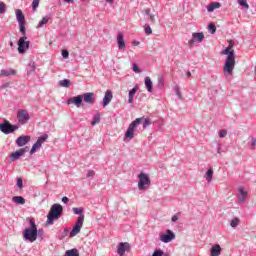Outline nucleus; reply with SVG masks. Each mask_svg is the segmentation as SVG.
Returning a JSON list of instances; mask_svg holds the SVG:
<instances>
[{
  "mask_svg": "<svg viewBox=\"0 0 256 256\" xmlns=\"http://www.w3.org/2000/svg\"><path fill=\"white\" fill-rule=\"evenodd\" d=\"M222 55H227L224 66L223 73L226 76H233V71H235V50L232 46H228L226 49L222 50Z\"/></svg>",
  "mask_w": 256,
  "mask_h": 256,
  "instance_id": "nucleus-1",
  "label": "nucleus"
},
{
  "mask_svg": "<svg viewBox=\"0 0 256 256\" xmlns=\"http://www.w3.org/2000/svg\"><path fill=\"white\" fill-rule=\"evenodd\" d=\"M27 221H29L30 227L25 228L23 237L26 241L34 243V241H37V224H35V219L33 218H27Z\"/></svg>",
  "mask_w": 256,
  "mask_h": 256,
  "instance_id": "nucleus-2",
  "label": "nucleus"
},
{
  "mask_svg": "<svg viewBox=\"0 0 256 256\" xmlns=\"http://www.w3.org/2000/svg\"><path fill=\"white\" fill-rule=\"evenodd\" d=\"M63 215V206L61 204H53L47 215V225H53Z\"/></svg>",
  "mask_w": 256,
  "mask_h": 256,
  "instance_id": "nucleus-3",
  "label": "nucleus"
},
{
  "mask_svg": "<svg viewBox=\"0 0 256 256\" xmlns=\"http://www.w3.org/2000/svg\"><path fill=\"white\" fill-rule=\"evenodd\" d=\"M138 178H139L138 189L140 191H143L144 189H147V187H149V185H151V179L149 178V175L141 172L138 175Z\"/></svg>",
  "mask_w": 256,
  "mask_h": 256,
  "instance_id": "nucleus-4",
  "label": "nucleus"
},
{
  "mask_svg": "<svg viewBox=\"0 0 256 256\" xmlns=\"http://www.w3.org/2000/svg\"><path fill=\"white\" fill-rule=\"evenodd\" d=\"M141 121H143V118H136L135 121H133L129 125V127H128L126 133H125L126 139H133L135 129H137V125H139V123H141Z\"/></svg>",
  "mask_w": 256,
  "mask_h": 256,
  "instance_id": "nucleus-5",
  "label": "nucleus"
},
{
  "mask_svg": "<svg viewBox=\"0 0 256 256\" xmlns=\"http://www.w3.org/2000/svg\"><path fill=\"white\" fill-rule=\"evenodd\" d=\"M85 222V215L81 214L78 217V220L76 224L74 225L72 231L70 232V237H75V235H78V233L81 231V228L83 227V223Z\"/></svg>",
  "mask_w": 256,
  "mask_h": 256,
  "instance_id": "nucleus-6",
  "label": "nucleus"
},
{
  "mask_svg": "<svg viewBox=\"0 0 256 256\" xmlns=\"http://www.w3.org/2000/svg\"><path fill=\"white\" fill-rule=\"evenodd\" d=\"M17 129H19V127L11 125V123H9L7 120L0 124V131H2V133L5 135H9L10 133H13V131H17Z\"/></svg>",
  "mask_w": 256,
  "mask_h": 256,
  "instance_id": "nucleus-7",
  "label": "nucleus"
},
{
  "mask_svg": "<svg viewBox=\"0 0 256 256\" xmlns=\"http://www.w3.org/2000/svg\"><path fill=\"white\" fill-rule=\"evenodd\" d=\"M131 251V244L129 242H120L118 244L117 253L119 256H125V252Z\"/></svg>",
  "mask_w": 256,
  "mask_h": 256,
  "instance_id": "nucleus-8",
  "label": "nucleus"
},
{
  "mask_svg": "<svg viewBox=\"0 0 256 256\" xmlns=\"http://www.w3.org/2000/svg\"><path fill=\"white\" fill-rule=\"evenodd\" d=\"M17 119L19 123L25 125V123H27V121L30 119L29 112H27V110H19L17 113Z\"/></svg>",
  "mask_w": 256,
  "mask_h": 256,
  "instance_id": "nucleus-9",
  "label": "nucleus"
},
{
  "mask_svg": "<svg viewBox=\"0 0 256 256\" xmlns=\"http://www.w3.org/2000/svg\"><path fill=\"white\" fill-rule=\"evenodd\" d=\"M175 239V233L171 230H166V234H161L160 235V241L162 243H171Z\"/></svg>",
  "mask_w": 256,
  "mask_h": 256,
  "instance_id": "nucleus-10",
  "label": "nucleus"
},
{
  "mask_svg": "<svg viewBox=\"0 0 256 256\" xmlns=\"http://www.w3.org/2000/svg\"><path fill=\"white\" fill-rule=\"evenodd\" d=\"M27 37H21L18 41V53H25L29 49V42L26 41Z\"/></svg>",
  "mask_w": 256,
  "mask_h": 256,
  "instance_id": "nucleus-11",
  "label": "nucleus"
},
{
  "mask_svg": "<svg viewBox=\"0 0 256 256\" xmlns=\"http://www.w3.org/2000/svg\"><path fill=\"white\" fill-rule=\"evenodd\" d=\"M17 75V70L13 68H6L0 70V77H13Z\"/></svg>",
  "mask_w": 256,
  "mask_h": 256,
  "instance_id": "nucleus-12",
  "label": "nucleus"
},
{
  "mask_svg": "<svg viewBox=\"0 0 256 256\" xmlns=\"http://www.w3.org/2000/svg\"><path fill=\"white\" fill-rule=\"evenodd\" d=\"M29 141H31V136H20L16 139V145H18V147H24Z\"/></svg>",
  "mask_w": 256,
  "mask_h": 256,
  "instance_id": "nucleus-13",
  "label": "nucleus"
},
{
  "mask_svg": "<svg viewBox=\"0 0 256 256\" xmlns=\"http://www.w3.org/2000/svg\"><path fill=\"white\" fill-rule=\"evenodd\" d=\"M112 100H113V92H111V90H107L105 92V96L102 102L103 107H107V105H109Z\"/></svg>",
  "mask_w": 256,
  "mask_h": 256,
  "instance_id": "nucleus-14",
  "label": "nucleus"
},
{
  "mask_svg": "<svg viewBox=\"0 0 256 256\" xmlns=\"http://www.w3.org/2000/svg\"><path fill=\"white\" fill-rule=\"evenodd\" d=\"M82 103H83V96L81 95L75 96L74 98H71L68 100V105L74 104L77 107H81Z\"/></svg>",
  "mask_w": 256,
  "mask_h": 256,
  "instance_id": "nucleus-15",
  "label": "nucleus"
},
{
  "mask_svg": "<svg viewBox=\"0 0 256 256\" xmlns=\"http://www.w3.org/2000/svg\"><path fill=\"white\" fill-rule=\"evenodd\" d=\"M29 151V147L21 148L17 150L16 152L11 154L12 159H19V157H22V155H25Z\"/></svg>",
  "mask_w": 256,
  "mask_h": 256,
  "instance_id": "nucleus-16",
  "label": "nucleus"
},
{
  "mask_svg": "<svg viewBox=\"0 0 256 256\" xmlns=\"http://www.w3.org/2000/svg\"><path fill=\"white\" fill-rule=\"evenodd\" d=\"M139 91V86H135L133 89H131L129 91L128 94V103L133 104V102L135 101V95L136 93Z\"/></svg>",
  "mask_w": 256,
  "mask_h": 256,
  "instance_id": "nucleus-17",
  "label": "nucleus"
},
{
  "mask_svg": "<svg viewBox=\"0 0 256 256\" xmlns=\"http://www.w3.org/2000/svg\"><path fill=\"white\" fill-rule=\"evenodd\" d=\"M221 251H222L221 246L219 244H215L210 249V255L211 256H219V255H221Z\"/></svg>",
  "mask_w": 256,
  "mask_h": 256,
  "instance_id": "nucleus-18",
  "label": "nucleus"
},
{
  "mask_svg": "<svg viewBox=\"0 0 256 256\" xmlns=\"http://www.w3.org/2000/svg\"><path fill=\"white\" fill-rule=\"evenodd\" d=\"M84 103H95V94L93 92H89L84 94Z\"/></svg>",
  "mask_w": 256,
  "mask_h": 256,
  "instance_id": "nucleus-19",
  "label": "nucleus"
},
{
  "mask_svg": "<svg viewBox=\"0 0 256 256\" xmlns=\"http://www.w3.org/2000/svg\"><path fill=\"white\" fill-rule=\"evenodd\" d=\"M220 7H221V3L212 2L207 6V11H208V13H213V11H215V9H220Z\"/></svg>",
  "mask_w": 256,
  "mask_h": 256,
  "instance_id": "nucleus-20",
  "label": "nucleus"
},
{
  "mask_svg": "<svg viewBox=\"0 0 256 256\" xmlns=\"http://www.w3.org/2000/svg\"><path fill=\"white\" fill-rule=\"evenodd\" d=\"M192 37L194 41H196V43H202L203 39H205V35L203 34V32L193 33Z\"/></svg>",
  "mask_w": 256,
  "mask_h": 256,
  "instance_id": "nucleus-21",
  "label": "nucleus"
},
{
  "mask_svg": "<svg viewBox=\"0 0 256 256\" xmlns=\"http://www.w3.org/2000/svg\"><path fill=\"white\" fill-rule=\"evenodd\" d=\"M118 49H125V39L122 33L117 36Z\"/></svg>",
  "mask_w": 256,
  "mask_h": 256,
  "instance_id": "nucleus-22",
  "label": "nucleus"
},
{
  "mask_svg": "<svg viewBox=\"0 0 256 256\" xmlns=\"http://www.w3.org/2000/svg\"><path fill=\"white\" fill-rule=\"evenodd\" d=\"M145 86H146V89L149 93H152L153 91V81H151V78L149 76H147L145 78Z\"/></svg>",
  "mask_w": 256,
  "mask_h": 256,
  "instance_id": "nucleus-23",
  "label": "nucleus"
},
{
  "mask_svg": "<svg viewBox=\"0 0 256 256\" xmlns=\"http://www.w3.org/2000/svg\"><path fill=\"white\" fill-rule=\"evenodd\" d=\"M16 19L18 23H25V15H23V11H21V9L16 10Z\"/></svg>",
  "mask_w": 256,
  "mask_h": 256,
  "instance_id": "nucleus-24",
  "label": "nucleus"
},
{
  "mask_svg": "<svg viewBox=\"0 0 256 256\" xmlns=\"http://www.w3.org/2000/svg\"><path fill=\"white\" fill-rule=\"evenodd\" d=\"M145 15H147L148 21H151L152 23H156L157 20L155 19V15L151 14V9L148 8L144 10Z\"/></svg>",
  "mask_w": 256,
  "mask_h": 256,
  "instance_id": "nucleus-25",
  "label": "nucleus"
},
{
  "mask_svg": "<svg viewBox=\"0 0 256 256\" xmlns=\"http://www.w3.org/2000/svg\"><path fill=\"white\" fill-rule=\"evenodd\" d=\"M12 201L17 205H25V198L23 196H14Z\"/></svg>",
  "mask_w": 256,
  "mask_h": 256,
  "instance_id": "nucleus-26",
  "label": "nucleus"
},
{
  "mask_svg": "<svg viewBox=\"0 0 256 256\" xmlns=\"http://www.w3.org/2000/svg\"><path fill=\"white\" fill-rule=\"evenodd\" d=\"M212 180H213V167H210L206 172V181H208V183H211Z\"/></svg>",
  "mask_w": 256,
  "mask_h": 256,
  "instance_id": "nucleus-27",
  "label": "nucleus"
},
{
  "mask_svg": "<svg viewBox=\"0 0 256 256\" xmlns=\"http://www.w3.org/2000/svg\"><path fill=\"white\" fill-rule=\"evenodd\" d=\"M65 256H79V250L76 248H73L71 250H67L65 252Z\"/></svg>",
  "mask_w": 256,
  "mask_h": 256,
  "instance_id": "nucleus-28",
  "label": "nucleus"
},
{
  "mask_svg": "<svg viewBox=\"0 0 256 256\" xmlns=\"http://www.w3.org/2000/svg\"><path fill=\"white\" fill-rule=\"evenodd\" d=\"M239 193L241 195L239 198L240 203H245V199H247V192L243 189H240Z\"/></svg>",
  "mask_w": 256,
  "mask_h": 256,
  "instance_id": "nucleus-29",
  "label": "nucleus"
},
{
  "mask_svg": "<svg viewBox=\"0 0 256 256\" xmlns=\"http://www.w3.org/2000/svg\"><path fill=\"white\" fill-rule=\"evenodd\" d=\"M101 122V115L96 114L91 122L92 126H95Z\"/></svg>",
  "mask_w": 256,
  "mask_h": 256,
  "instance_id": "nucleus-30",
  "label": "nucleus"
},
{
  "mask_svg": "<svg viewBox=\"0 0 256 256\" xmlns=\"http://www.w3.org/2000/svg\"><path fill=\"white\" fill-rule=\"evenodd\" d=\"M60 87H69L71 85V80L64 79L59 82Z\"/></svg>",
  "mask_w": 256,
  "mask_h": 256,
  "instance_id": "nucleus-31",
  "label": "nucleus"
},
{
  "mask_svg": "<svg viewBox=\"0 0 256 256\" xmlns=\"http://www.w3.org/2000/svg\"><path fill=\"white\" fill-rule=\"evenodd\" d=\"M208 31H210L212 35H215V32L217 31V27L215 26V24L213 23L208 24Z\"/></svg>",
  "mask_w": 256,
  "mask_h": 256,
  "instance_id": "nucleus-32",
  "label": "nucleus"
},
{
  "mask_svg": "<svg viewBox=\"0 0 256 256\" xmlns=\"http://www.w3.org/2000/svg\"><path fill=\"white\" fill-rule=\"evenodd\" d=\"M48 139H49V135L43 134L41 137L38 138L37 141H38L40 144L43 145V143H45V141H47Z\"/></svg>",
  "mask_w": 256,
  "mask_h": 256,
  "instance_id": "nucleus-33",
  "label": "nucleus"
},
{
  "mask_svg": "<svg viewBox=\"0 0 256 256\" xmlns=\"http://www.w3.org/2000/svg\"><path fill=\"white\" fill-rule=\"evenodd\" d=\"M239 223H241V220H239V218H233L231 220L230 225H231V227L235 228L239 225Z\"/></svg>",
  "mask_w": 256,
  "mask_h": 256,
  "instance_id": "nucleus-34",
  "label": "nucleus"
},
{
  "mask_svg": "<svg viewBox=\"0 0 256 256\" xmlns=\"http://www.w3.org/2000/svg\"><path fill=\"white\" fill-rule=\"evenodd\" d=\"M7 11V5L5 3L0 2V15H3Z\"/></svg>",
  "mask_w": 256,
  "mask_h": 256,
  "instance_id": "nucleus-35",
  "label": "nucleus"
},
{
  "mask_svg": "<svg viewBox=\"0 0 256 256\" xmlns=\"http://www.w3.org/2000/svg\"><path fill=\"white\" fill-rule=\"evenodd\" d=\"M238 3L240 5V7L245 9V11H247V9H249V4L247 3V1H239Z\"/></svg>",
  "mask_w": 256,
  "mask_h": 256,
  "instance_id": "nucleus-36",
  "label": "nucleus"
},
{
  "mask_svg": "<svg viewBox=\"0 0 256 256\" xmlns=\"http://www.w3.org/2000/svg\"><path fill=\"white\" fill-rule=\"evenodd\" d=\"M47 23H49V18L43 17L42 20L40 21L38 27H43V25H47Z\"/></svg>",
  "mask_w": 256,
  "mask_h": 256,
  "instance_id": "nucleus-37",
  "label": "nucleus"
},
{
  "mask_svg": "<svg viewBox=\"0 0 256 256\" xmlns=\"http://www.w3.org/2000/svg\"><path fill=\"white\" fill-rule=\"evenodd\" d=\"M144 31H145L146 35H151V33H153L151 26H149L148 24H145Z\"/></svg>",
  "mask_w": 256,
  "mask_h": 256,
  "instance_id": "nucleus-38",
  "label": "nucleus"
},
{
  "mask_svg": "<svg viewBox=\"0 0 256 256\" xmlns=\"http://www.w3.org/2000/svg\"><path fill=\"white\" fill-rule=\"evenodd\" d=\"M132 70L134 71V73H141V69L135 63L132 64Z\"/></svg>",
  "mask_w": 256,
  "mask_h": 256,
  "instance_id": "nucleus-39",
  "label": "nucleus"
},
{
  "mask_svg": "<svg viewBox=\"0 0 256 256\" xmlns=\"http://www.w3.org/2000/svg\"><path fill=\"white\" fill-rule=\"evenodd\" d=\"M83 211V208H73V213H75V215H81Z\"/></svg>",
  "mask_w": 256,
  "mask_h": 256,
  "instance_id": "nucleus-40",
  "label": "nucleus"
},
{
  "mask_svg": "<svg viewBox=\"0 0 256 256\" xmlns=\"http://www.w3.org/2000/svg\"><path fill=\"white\" fill-rule=\"evenodd\" d=\"M219 137L223 139L224 137H227V130H220Z\"/></svg>",
  "mask_w": 256,
  "mask_h": 256,
  "instance_id": "nucleus-41",
  "label": "nucleus"
},
{
  "mask_svg": "<svg viewBox=\"0 0 256 256\" xmlns=\"http://www.w3.org/2000/svg\"><path fill=\"white\" fill-rule=\"evenodd\" d=\"M17 187H19V189H23V179L21 178L17 179Z\"/></svg>",
  "mask_w": 256,
  "mask_h": 256,
  "instance_id": "nucleus-42",
  "label": "nucleus"
},
{
  "mask_svg": "<svg viewBox=\"0 0 256 256\" xmlns=\"http://www.w3.org/2000/svg\"><path fill=\"white\" fill-rule=\"evenodd\" d=\"M20 32L25 33V22H19Z\"/></svg>",
  "mask_w": 256,
  "mask_h": 256,
  "instance_id": "nucleus-43",
  "label": "nucleus"
},
{
  "mask_svg": "<svg viewBox=\"0 0 256 256\" xmlns=\"http://www.w3.org/2000/svg\"><path fill=\"white\" fill-rule=\"evenodd\" d=\"M62 57L64 59H69V51L67 50H62Z\"/></svg>",
  "mask_w": 256,
  "mask_h": 256,
  "instance_id": "nucleus-44",
  "label": "nucleus"
},
{
  "mask_svg": "<svg viewBox=\"0 0 256 256\" xmlns=\"http://www.w3.org/2000/svg\"><path fill=\"white\" fill-rule=\"evenodd\" d=\"M37 7H39V1H33L32 8L34 9V11H35V9H37Z\"/></svg>",
  "mask_w": 256,
  "mask_h": 256,
  "instance_id": "nucleus-45",
  "label": "nucleus"
},
{
  "mask_svg": "<svg viewBox=\"0 0 256 256\" xmlns=\"http://www.w3.org/2000/svg\"><path fill=\"white\" fill-rule=\"evenodd\" d=\"M176 221H179V213L172 216V222L175 223Z\"/></svg>",
  "mask_w": 256,
  "mask_h": 256,
  "instance_id": "nucleus-46",
  "label": "nucleus"
},
{
  "mask_svg": "<svg viewBox=\"0 0 256 256\" xmlns=\"http://www.w3.org/2000/svg\"><path fill=\"white\" fill-rule=\"evenodd\" d=\"M149 125H151V122L149 121V119H145L143 122V127H147Z\"/></svg>",
  "mask_w": 256,
  "mask_h": 256,
  "instance_id": "nucleus-47",
  "label": "nucleus"
},
{
  "mask_svg": "<svg viewBox=\"0 0 256 256\" xmlns=\"http://www.w3.org/2000/svg\"><path fill=\"white\" fill-rule=\"evenodd\" d=\"M152 256H163V251H154Z\"/></svg>",
  "mask_w": 256,
  "mask_h": 256,
  "instance_id": "nucleus-48",
  "label": "nucleus"
},
{
  "mask_svg": "<svg viewBox=\"0 0 256 256\" xmlns=\"http://www.w3.org/2000/svg\"><path fill=\"white\" fill-rule=\"evenodd\" d=\"M36 151H37V146H35L34 144L30 150L31 155H33V153H35Z\"/></svg>",
  "mask_w": 256,
  "mask_h": 256,
  "instance_id": "nucleus-49",
  "label": "nucleus"
},
{
  "mask_svg": "<svg viewBox=\"0 0 256 256\" xmlns=\"http://www.w3.org/2000/svg\"><path fill=\"white\" fill-rule=\"evenodd\" d=\"M95 175V171L91 170L87 173V177H93Z\"/></svg>",
  "mask_w": 256,
  "mask_h": 256,
  "instance_id": "nucleus-50",
  "label": "nucleus"
},
{
  "mask_svg": "<svg viewBox=\"0 0 256 256\" xmlns=\"http://www.w3.org/2000/svg\"><path fill=\"white\" fill-rule=\"evenodd\" d=\"M62 203H69V198L67 197V196H64L63 198H62Z\"/></svg>",
  "mask_w": 256,
  "mask_h": 256,
  "instance_id": "nucleus-51",
  "label": "nucleus"
},
{
  "mask_svg": "<svg viewBox=\"0 0 256 256\" xmlns=\"http://www.w3.org/2000/svg\"><path fill=\"white\" fill-rule=\"evenodd\" d=\"M43 144H40L37 140V142L34 144V146L37 148V149H41Z\"/></svg>",
  "mask_w": 256,
  "mask_h": 256,
  "instance_id": "nucleus-52",
  "label": "nucleus"
},
{
  "mask_svg": "<svg viewBox=\"0 0 256 256\" xmlns=\"http://www.w3.org/2000/svg\"><path fill=\"white\" fill-rule=\"evenodd\" d=\"M195 43H197V41H195V38L189 40V44L190 45H194Z\"/></svg>",
  "mask_w": 256,
  "mask_h": 256,
  "instance_id": "nucleus-53",
  "label": "nucleus"
},
{
  "mask_svg": "<svg viewBox=\"0 0 256 256\" xmlns=\"http://www.w3.org/2000/svg\"><path fill=\"white\" fill-rule=\"evenodd\" d=\"M251 145H252V147H255V145H256V140L255 139H252Z\"/></svg>",
  "mask_w": 256,
  "mask_h": 256,
  "instance_id": "nucleus-54",
  "label": "nucleus"
},
{
  "mask_svg": "<svg viewBox=\"0 0 256 256\" xmlns=\"http://www.w3.org/2000/svg\"><path fill=\"white\" fill-rule=\"evenodd\" d=\"M187 77H191V72H186Z\"/></svg>",
  "mask_w": 256,
  "mask_h": 256,
  "instance_id": "nucleus-55",
  "label": "nucleus"
},
{
  "mask_svg": "<svg viewBox=\"0 0 256 256\" xmlns=\"http://www.w3.org/2000/svg\"><path fill=\"white\" fill-rule=\"evenodd\" d=\"M255 75H256V66H255V71H254Z\"/></svg>",
  "mask_w": 256,
  "mask_h": 256,
  "instance_id": "nucleus-56",
  "label": "nucleus"
},
{
  "mask_svg": "<svg viewBox=\"0 0 256 256\" xmlns=\"http://www.w3.org/2000/svg\"><path fill=\"white\" fill-rule=\"evenodd\" d=\"M237 1H246V0H237Z\"/></svg>",
  "mask_w": 256,
  "mask_h": 256,
  "instance_id": "nucleus-57",
  "label": "nucleus"
},
{
  "mask_svg": "<svg viewBox=\"0 0 256 256\" xmlns=\"http://www.w3.org/2000/svg\"><path fill=\"white\" fill-rule=\"evenodd\" d=\"M33 1H39V0H33Z\"/></svg>",
  "mask_w": 256,
  "mask_h": 256,
  "instance_id": "nucleus-58",
  "label": "nucleus"
}]
</instances>
